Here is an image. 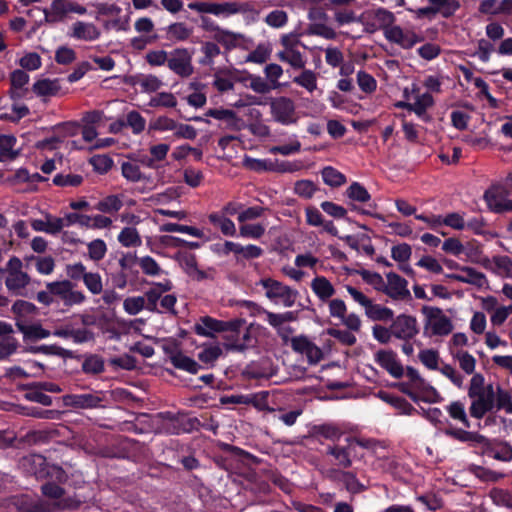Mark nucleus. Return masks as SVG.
Returning <instances> with one entry per match:
<instances>
[{
  "instance_id": "nucleus-47",
  "label": "nucleus",
  "mask_w": 512,
  "mask_h": 512,
  "mask_svg": "<svg viewBox=\"0 0 512 512\" xmlns=\"http://www.w3.org/2000/svg\"><path fill=\"white\" fill-rule=\"evenodd\" d=\"M290 341L291 347L295 352H322L307 336L292 337Z\"/></svg>"
},
{
  "instance_id": "nucleus-63",
  "label": "nucleus",
  "mask_w": 512,
  "mask_h": 512,
  "mask_svg": "<svg viewBox=\"0 0 512 512\" xmlns=\"http://www.w3.org/2000/svg\"><path fill=\"white\" fill-rule=\"evenodd\" d=\"M123 308L129 315H136L146 308L143 296L128 297L123 302Z\"/></svg>"
},
{
  "instance_id": "nucleus-55",
  "label": "nucleus",
  "mask_w": 512,
  "mask_h": 512,
  "mask_svg": "<svg viewBox=\"0 0 512 512\" xmlns=\"http://www.w3.org/2000/svg\"><path fill=\"white\" fill-rule=\"evenodd\" d=\"M264 314L267 317L268 323L273 326L274 328H277L279 331L282 329V325L285 322H290L295 320V316L293 312H285L283 314H276L273 312H269L267 310L264 311Z\"/></svg>"
},
{
  "instance_id": "nucleus-64",
  "label": "nucleus",
  "mask_w": 512,
  "mask_h": 512,
  "mask_svg": "<svg viewBox=\"0 0 512 512\" xmlns=\"http://www.w3.org/2000/svg\"><path fill=\"white\" fill-rule=\"evenodd\" d=\"M496 408L498 410L504 409L506 413L512 414V399L509 392L503 390L500 386L496 391Z\"/></svg>"
},
{
  "instance_id": "nucleus-43",
  "label": "nucleus",
  "mask_w": 512,
  "mask_h": 512,
  "mask_svg": "<svg viewBox=\"0 0 512 512\" xmlns=\"http://www.w3.org/2000/svg\"><path fill=\"white\" fill-rule=\"evenodd\" d=\"M437 13L443 17L449 18L455 14L460 8V3L457 0H428Z\"/></svg>"
},
{
  "instance_id": "nucleus-58",
  "label": "nucleus",
  "mask_w": 512,
  "mask_h": 512,
  "mask_svg": "<svg viewBox=\"0 0 512 512\" xmlns=\"http://www.w3.org/2000/svg\"><path fill=\"white\" fill-rule=\"evenodd\" d=\"M13 333L12 325L3 321H0V340L7 346V352H14L17 349V342L11 336Z\"/></svg>"
},
{
  "instance_id": "nucleus-41",
  "label": "nucleus",
  "mask_w": 512,
  "mask_h": 512,
  "mask_svg": "<svg viewBox=\"0 0 512 512\" xmlns=\"http://www.w3.org/2000/svg\"><path fill=\"white\" fill-rule=\"evenodd\" d=\"M446 411L453 420L461 422L465 428L468 429L471 427V422L467 417L465 406L461 401L451 402L446 406Z\"/></svg>"
},
{
  "instance_id": "nucleus-16",
  "label": "nucleus",
  "mask_w": 512,
  "mask_h": 512,
  "mask_svg": "<svg viewBox=\"0 0 512 512\" xmlns=\"http://www.w3.org/2000/svg\"><path fill=\"white\" fill-rule=\"evenodd\" d=\"M188 8L199 13H210L214 15H231L240 11L239 4L236 2L209 3V2H192L188 4Z\"/></svg>"
},
{
  "instance_id": "nucleus-57",
  "label": "nucleus",
  "mask_w": 512,
  "mask_h": 512,
  "mask_svg": "<svg viewBox=\"0 0 512 512\" xmlns=\"http://www.w3.org/2000/svg\"><path fill=\"white\" fill-rule=\"evenodd\" d=\"M463 253H465L468 260L473 263H482L483 261L482 247L480 243L475 240L469 241L464 245Z\"/></svg>"
},
{
  "instance_id": "nucleus-2",
  "label": "nucleus",
  "mask_w": 512,
  "mask_h": 512,
  "mask_svg": "<svg viewBox=\"0 0 512 512\" xmlns=\"http://www.w3.org/2000/svg\"><path fill=\"white\" fill-rule=\"evenodd\" d=\"M277 365L269 356H261L245 366L238 365L227 371L231 378L243 386L258 385L262 380H268L277 373Z\"/></svg>"
},
{
  "instance_id": "nucleus-24",
  "label": "nucleus",
  "mask_w": 512,
  "mask_h": 512,
  "mask_svg": "<svg viewBox=\"0 0 512 512\" xmlns=\"http://www.w3.org/2000/svg\"><path fill=\"white\" fill-rule=\"evenodd\" d=\"M70 36L78 40L94 41L99 39L101 32L93 23L77 21L72 25Z\"/></svg>"
},
{
  "instance_id": "nucleus-29",
  "label": "nucleus",
  "mask_w": 512,
  "mask_h": 512,
  "mask_svg": "<svg viewBox=\"0 0 512 512\" xmlns=\"http://www.w3.org/2000/svg\"><path fill=\"white\" fill-rule=\"evenodd\" d=\"M244 38L243 34L235 33L223 28H220L217 33L213 34L214 41L221 44L227 51L238 47Z\"/></svg>"
},
{
  "instance_id": "nucleus-10",
  "label": "nucleus",
  "mask_w": 512,
  "mask_h": 512,
  "mask_svg": "<svg viewBox=\"0 0 512 512\" xmlns=\"http://www.w3.org/2000/svg\"><path fill=\"white\" fill-rule=\"evenodd\" d=\"M6 508L8 512H51L48 503L27 494L11 496Z\"/></svg>"
},
{
  "instance_id": "nucleus-37",
  "label": "nucleus",
  "mask_w": 512,
  "mask_h": 512,
  "mask_svg": "<svg viewBox=\"0 0 512 512\" xmlns=\"http://www.w3.org/2000/svg\"><path fill=\"white\" fill-rule=\"evenodd\" d=\"M323 182L332 187L338 188L347 182L346 176L332 166H325L321 170Z\"/></svg>"
},
{
  "instance_id": "nucleus-23",
  "label": "nucleus",
  "mask_w": 512,
  "mask_h": 512,
  "mask_svg": "<svg viewBox=\"0 0 512 512\" xmlns=\"http://www.w3.org/2000/svg\"><path fill=\"white\" fill-rule=\"evenodd\" d=\"M29 82V75L22 69H16L10 74V83L11 88L9 90V95L11 99L17 100L21 99L25 96L28 91L27 88H24L26 84Z\"/></svg>"
},
{
  "instance_id": "nucleus-20",
  "label": "nucleus",
  "mask_w": 512,
  "mask_h": 512,
  "mask_svg": "<svg viewBox=\"0 0 512 512\" xmlns=\"http://www.w3.org/2000/svg\"><path fill=\"white\" fill-rule=\"evenodd\" d=\"M377 396L385 403L397 409L399 414L411 416L418 412V409L403 397L382 390L377 393Z\"/></svg>"
},
{
  "instance_id": "nucleus-15",
  "label": "nucleus",
  "mask_w": 512,
  "mask_h": 512,
  "mask_svg": "<svg viewBox=\"0 0 512 512\" xmlns=\"http://www.w3.org/2000/svg\"><path fill=\"white\" fill-rule=\"evenodd\" d=\"M385 37L388 41L398 44L403 49H411L415 44L424 40L422 36L413 31H404L400 26H393L386 29Z\"/></svg>"
},
{
  "instance_id": "nucleus-35",
  "label": "nucleus",
  "mask_w": 512,
  "mask_h": 512,
  "mask_svg": "<svg viewBox=\"0 0 512 512\" xmlns=\"http://www.w3.org/2000/svg\"><path fill=\"white\" fill-rule=\"evenodd\" d=\"M171 364L179 370L195 374L198 372L200 365L186 354H169Z\"/></svg>"
},
{
  "instance_id": "nucleus-52",
  "label": "nucleus",
  "mask_w": 512,
  "mask_h": 512,
  "mask_svg": "<svg viewBox=\"0 0 512 512\" xmlns=\"http://www.w3.org/2000/svg\"><path fill=\"white\" fill-rule=\"evenodd\" d=\"M177 105L176 97L170 92H161L149 101L150 107L174 108Z\"/></svg>"
},
{
  "instance_id": "nucleus-48",
  "label": "nucleus",
  "mask_w": 512,
  "mask_h": 512,
  "mask_svg": "<svg viewBox=\"0 0 512 512\" xmlns=\"http://www.w3.org/2000/svg\"><path fill=\"white\" fill-rule=\"evenodd\" d=\"M489 496L495 505L512 509L511 491L502 488H493Z\"/></svg>"
},
{
  "instance_id": "nucleus-49",
  "label": "nucleus",
  "mask_w": 512,
  "mask_h": 512,
  "mask_svg": "<svg viewBox=\"0 0 512 512\" xmlns=\"http://www.w3.org/2000/svg\"><path fill=\"white\" fill-rule=\"evenodd\" d=\"M293 82L313 92L317 88V75L312 70L304 69L300 75L294 77Z\"/></svg>"
},
{
  "instance_id": "nucleus-11",
  "label": "nucleus",
  "mask_w": 512,
  "mask_h": 512,
  "mask_svg": "<svg viewBox=\"0 0 512 512\" xmlns=\"http://www.w3.org/2000/svg\"><path fill=\"white\" fill-rule=\"evenodd\" d=\"M259 283L266 289V297L268 299H281L286 307H291L295 303L297 291H294L289 286L271 278L261 279Z\"/></svg>"
},
{
  "instance_id": "nucleus-31",
  "label": "nucleus",
  "mask_w": 512,
  "mask_h": 512,
  "mask_svg": "<svg viewBox=\"0 0 512 512\" xmlns=\"http://www.w3.org/2000/svg\"><path fill=\"white\" fill-rule=\"evenodd\" d=\"M16 138L13 135H0V162H8L15 160L19 154V150H15Z\"/></svg>"
},
{
  "instance_id": "nucleus-44",
  "label": "nucleus",
  "mask_w": 512,
  "mask_h": 512,
  "mask_svg": "<svg viewBox=\"0 0 512 512\" xmlns=\"http://www.w3.org/2000/svg\"><path fill=\"white\" fill-rule=\"evenodd\" d=\"M366 315L374 321H387L393 319V311L390 308L379 304H373L372 301L365 309Z\"/></svg>"
},
{
  "instance_id": "nucleus-6",
  "label": "nucleus",
  "mask_w": 512,
  "mask_h": 512,
  "mask_svg": "<svg viewBox=\"0 0 512 512\" xmlns=\"http://www.w3.org/2000/svg\"><path fill=\"white\" fill-rule=\"evenodd\" d=\"M391 321L389 331L393 334V337L405 341L402 348L403 352H412L413 346L408 341L419 332L416 318L411 315L400 314Z\"/></svg>"
},
{
  "instance_id": "nucleus-19",
  "label": "nucleus",
  "mask_w": 512,
  "mask_h": 512,
  "mask_svg": "<svg viewBox=\"0 0 512 512\" xmlns=\"http://www.w3.org/2000/svg\"><path fill=\"white\" fill-rule=\"evenodd\" d=\"M205 116L226 122V127L233 131H240L244 128V121L238 117L235 111L230 109H209Z\"/></svg>"
},
{
  "instance_id": "nucleus-39",
  "label": "nucleus",
  "mask_w": 512,
  "mask_h": 512,
  "mask_svg": "<svg viewBox=\"0 0 512 512\" xmlns=\"http://www.w3.org/2000/svg\"><path fill=\"white\" fill-rule=\"evenodd\" d=\"M209 221L216 227H219L221 232L226 236H234L236 234V227L234 222L220 213H211L209 216Z\"/></svg>"
},
{
  "instance_id": "nucleus-3",
  "label": "nucleus",
  "mask_w": 512,
  "mask_h": 512,
  "mask_svg": "<svg viewBox=\"0 0 512 512\" xmlns=\"http://www.w3.org/2000/svg\"><path fill=\"white\" fill-rule=\"evenodd\" d=\"M157 418L160 419L156 427V433L159 434L180 435L199 430L200 420L184 413L160 412Z\"/></svg>"
},
{
  "instance_id": "nucleus-25",
  "label": "nucleus",
  "mask_w": 512,
  "mask_h": 512,
  "mask_svg": "<svg viewBox=\"0 0 512 512\" xmlns=\"http://www.w3.org/2000/svg\"><path fill=\"white\" fill-rule=\"evenodd\" d=\"M65 226L64 219L53 217L50 214L46 215V220L34 219L31 221V227L37 232H45L48 234L56 235Z\"/></svg>"
},
{
  "instance_id": "nucleus-30",
  "label": "nucleus",
  "mask_w": 512,
  "mask_h": 512,
  "mask_svg": "<svg viewBox=\"0 0 512 512\" xmlns=\"http://www.w3.org/2000/svg\"><path fill=\"white\" fill-rule=\"evenodd\" d=\"M469 398L472 400L469 413L470 416L475 419H482L488 412L494 409V403H487V401L484 400V393H478Z\"/></svg>"
},
{
  "instance_id": "nucleus-32",
  "label": "nucleus",
  "mask_w": 512,
  "mask_h": 512,
  "mask_svg": "<svg viewBox=\"0 0 512 512\" xmlns=\"http://www.w3.org/2000/svg\"><path fill=\"white\" fill-rule=\"evenodd\" d=\"M311 433L315 437H323L332 443H338L342 436V431L333 424H319L312 427Z\"/></svg>"
},
{
  "instance_id": "nucleus-33",
  "label": "nucleus",
  "mask_w": 512,
  "mask_h": 512,
  "mask_svg": "<svg viewBox=\"0 0 512 512\" xmlns=\"http://www.w3.org/2000/svg\"><path fill=\"white\" fill-rule=\"evenodd\" d=\"M61 89L58 79H40L33 84L32 90L37 96H55Z\"/></svg>"
},
{
  "instance_id": "nucleus-46",
  "label": "nucleus",
  "mask_w": 512,
  "mask_h": 512,
  "mask_svg": "<svg viewBox=\"0 0 512 512\" xmlns=\"http://www.w3.org/2000/svg\"><path fill=\"white\" fill-rule=\"evenodd\" d=\"M118 241L124 247H136L140 246L142 241L141 237L134 227H125L118 235Z\"/></svg>"
},
{
  "instance_id": "nucleus-27",
  "label": "nucleus",
  "mask_w": 512,
  "mask_h": 512,
  "mask_svg": "<svg viewBox=\"0 0 512 512\" xmlns=\"http://www.w3.org/2000/svg\"><path fill=\"white\" fill-rule=\"evenodd\" d=\"M163 30L165 31V38L172 42L186 41L193 34V27L184 22H174Z\"/></svg>"
},
{
  "instance_id": "nucleus-22",
  "label": "nucleus",
  "mask_w": 512,
  "mask_h": 512,
  "mask_svg": "<svg viewBox=\"0 0 512 512\" xmlns=\"http://www.w3.org/2000/svg\"><path fill=\"white\" fill-rule=\"evenodd\" d=\"M376 362L392 377L400 379L404 376V366L397 359V354H375Z\"/></svg>"
},
{
  "instance_id": "nucleus-12",
  "label": "nucleus",
  "mask_w": 512,
  "mask_h": 512,
  "mask_svg": "<svg viewBox=\"0 0 512 512\" xmlns=\"http://www.w3.org/2000/svg\"><path fill=\"white\" fill-rule=\"evenodd\" d=\"M168 67L180 77H189L194 69L192 65V54L186 48H176L170 52Z\"/></svg>"
},
{
  "instance_id": "nucleus-42",
  "label": "nucleus",
  "mask_w": 512,
  "mask_h": 512,
  "mask_svg": "<svg viewBox=\"0 0 512 512\" xmlns=\"http://www.w3.org/2000/svg\"><path fill=\"white\" fill-rule=\"evenodd\" d=\"M16 325L18 329L23 333L24 337L32 341L43 339L50 335V331L44 329L39 324L25 325L17 323Z\"/></svg>"
},
{
  "instance_id": "nucleus-59",
  "label": "nucleus",
  "mask_w": 512,
  "mask_h": 512,
  "mask_svg": "<svg viewBox=\"0 0 512 512\" xmlns=\"http://www.w3.org/2000/svg\"><path fill=\"white\" fill-rule=\"evenodd\" d=\"M308 35H317L324 37L325 39H335L336 32L331 27L327 26L325 23H311L307 28Z\"/></svg>"
},
{
  "instance_id": "nucleus-54",
  "label": "nucleus",
  "mask_w": 512,
  "mask_h": 512,
  "mask_svg": "<svg viewBox=\"0 0 512 512\" xmlns=\"http://www.w3.org/2000/svg\"><path fill=\"white\" fill-rule=\"evenodd\" d=\"M434 100L431 94L424 93L416 98V101L409 106L410 111H414L418 116L425 114L426 110L433 106Z\"/></svg>"
},
{
  "instance_id": "nucleus-53",
  "label": "nucleus",
  "mask_w": 512,
  "mask_h": 512,
  "mask_svg": "<svg viewBox=\"0 0 512 512\" xmlns=\"http://www.w3.org/2000/svg\"><path fill=\"white\" fill-rule=\"evenodd\" d=\"M421 393V401L426 403H440L443 398L440 393L430 384L423 382V385H419L415 388Z\"/></svg>"
},
{
  "instance_id": "nucleus-38",
  "label": "nucleus",
  "mask_w": 512,
  "mask_h": 512,
  "mask_svg": "<svg viewBox=\"0 0 512 512\" xmlns=\"http://www.w3.org/2000/svg\"><path fill=\"white\" fill-rule=\"evenodd\" d=\"M104 359L99 354L85 355L81 362L82 371L85 374H99L104 371Z\"/></svg>"
},
{
  "instance_id": "nucleus-4",
  "label": "nucleus",
  "mask_w": 512,
  "mask_h": 512,
  "mask_svg": "<svg viewBox=\"0 0 512 512\" xmlns=\"http://www.w3.org/2000/svg\"><path fill=\"white\" fill-rule=\"evenodd\" d=\"M109 391L88 389L82 393L66 394L63 403L73 409L105 408L109 402Z\"/></svg>"
},
{
  "instance_id": "nucleus-61",
  "label": "nucleus",
  "mask_w": 512,
  "mask_h": 512,
  "mask_svg": "<svg viewBox=\"0 0 512 512\" xmlns=\"http://www.w3.org/2000/svg\"><path fill=\"white\" fill-rule=\"evenodd\" d=\"M88 254L89 257L94 261H99L104 258L107 246L102 239H95L88 243Z\"/></svg>"
},
{
  "instance_id": "nucleus-26",
  "label": "nucleus",
  "mask_w": 512,
  "mask_h": 512,
  "mask_svg": "<svg viewBox=\"0 0 512 512\" xmlns=\"http://www.w3.org/2000/svg\"><path fill=\"white\" fill-rule=\"evenodd\" d=\"M38 385L37 382L20 384L18 385V390L25 391L24 398L27 401L39 403L44 406L52 405V398L46 395Z\"/></svg>"
},
{
  "instance_id": "nucleus-1",
  "label": "nucleus",
  "mask_w": 512,
  "mask_h": 512,
  "mask_svg": "<svg viewBox=\"0 0 512 512\" xmlns=\"http://www.w3.org/2000/svg\"><path fill=\"white\" fill-rule=\"evenodd\" d=\"M194 330L198 335L207 337H213L215 332L221 333L223 346L226 349H250L257 342L253 326H247L244 319L222 321L204 316L195 324Z\"/></svg>"
},
{
  "instance_id": "nucleus-36",
  "label": "nucleus",
  "mask_w": 512,
  "mask_h": 512,
  "mask_svg": "<svg viewBox=\"0 0 512 512\" xmlns=\"http://www.w3.org/2000/svg\"><path fill=\"white\" fill-rule=\"evenodd\" d=\"M313 292L319 297L320 300L326 301L335 293V289L327 278L318 276L313 279L311 283Z\"/></svg>"
},
{
  "instance_id": "nucleus-7",
  "label": "nucleus",
  "mask_w": 512,
  "mask_h": 512,
  "mask_svg": "<svg viewBox=\"0 0 512 512\" xmlns=\"http://www.w3.org/2000/svg\"><path fill=\"white\" fill-rule=\"evenodd\" d=\"M477 453L501 462L512 461V446L499 438H488L483 435Z\"/></svg>"
},
{
  "instance_id": "nucleus-56",
  "label": "nucleus",
  "mask_w": 512,
  "mask_h": 512,
  "mask_svg": "<svg viewBox=\"0 0 512 512\" xmlns=\"http://www.w3.org/2000/svg\"><path fill=\"white\" fill-rule=\"evenodd\" d=\"M73 287L74 284L70 280L55 281L46 284L47 290H49L52 295L60 297L61 300L65 299L69 289Z\"/></svg>"
},
{
  "instance_id": "nucleus-13",
  "label": "nucleus",
  "mask_w": 512,
  "mask_h": 512,
  "mask_svg": "<svg viewBox=\"0 0 512 512\" xmlns=\"http://www.w3.org/2000/svg\"><path fill=\"white\" fill-rule=\"evenodd\" d=\"M327 477L331 480L341 482L346 491L352 495H356L367 490V486L359 481L356 473L348 471V469L338 470L330 468L328 470Z\"/></svg>"
},
{
  "instance_id": "nucleus-40",
  "label": "nucleus",
  "mask_w": 512,
  "mask_h": 512,
  "mask_svg": "<svg viewBox=\"0 0 512 512\" xmlns=\"http://www.w3.org/2000/svg\"><path fill=\"white\" fill-rule=\"evenodd\" d=\"M122 176L130 182L149 181L150 177H147L140 171V167L137 163L132 161H125L121 164Z\"/></svg>"
},
{
  "instance_id": "nucleus-8",
  "label": "nucleus",
  "mask_w": 512,
  "mask_h": 512,
  "mask_svg": "<svg viewBox=\"0 0 512 512\" xmlns=\"http://www.w3.org/2000/svg\"><path fill=\"white\" fill-rule=\"evenodd\" d=\"M422 313L426 316L425 332L431 331L432 335H448L453 330V325L449 317L444 315L442 309L438 307L423 306Z\"/></svg>"
},
{
  "instance_id": "nucleus-21",
  "label": "nucleus",
  "mask_w": 512,
  "mask_h": 512,
  "mask_svg": "<svg viewBox=\"0 0 512 512\" xmlns=\"http://www.w3.org/2000/svg\"><path fill=\"white\" fill-rule=\"evenodd\" d=\"M460 271L464 274H447L446 277L462 283L474 285L478 288L483 287L487 282L486 276L472 267L464 266L460 268Z\"/></svg>"
},
{
  "instance_id": "nucleus-18",
  "label": "nucleus",
  "mask_w": 512,
  "mask_h": 512,
  "mask_svg": "<svg viewBox=\"0 0 512 512\" xmlns=\"http://www.w3.org/2000/svg\"><path fill=\"white\" fill-rule=\"evenodd\" d=\"M443 433L454 440L462 443H469L471 447L476 450L479 447L480 441L483 440V435L478 432L468 431L462 428H456L450 423L448 427L443 429Z\"/></svg>"
},
{
  "instance_id": "nucleus-62",
  "label": "nucleus",
  "mask_w": 512,
  "mask_h": 512,
  "mask_svg": "<svg viewBox=\"0 0 512 512\" xmlns=\"http://www.w3.org/2000/svg\"><path fill=\"white\" fill-rule=\"evenodd\" d=\"M122 207L121 200L115 196L111 195L103 199L102 201L98 202L96 205V209L103 212V213H111V212H117Z\"/></svg>"
},
{
  "instance_id": "nucleus-9",
  "label": "nucleus",
  "mask_w": 512,
  "mask_h": 512,
  "mask_svg": "<svg viewBox=\"0 0 512 512\" xmlns=\"http://www.w3.org/2000/svg\"><path fill=\"white\" fill-rule=\"evenodd\" d=\"M271 115L273 119L283 125H290L297 121L295 104L285 96L272 98L270 101Z\"/></svg>"
},
{
  "instance_id": "nucleus-50",
  "label": "nucleus",
  "mask_w": 512,
  "mask_h": 512,
  "mask_svg": "<svg viewBox=\"0 0 512 512\" xmlns=\"http://www.w3.org/2000/svg\"><path fill=\"white\" fill-rule=\"evenodd\" d=\"M358 274L361 276L363 281L367 284L373 286V288L377 291L383 292L385 291V281L383 277L377 272H371L366 269H362L358 271Z\"/></svg>"
},
{
  "instance_id": "nucleus-14",
  "label": "nucleus",
  "mask_w": 512,
  "mask_h": 512,
  "mask_svg": "<svg viewBox=\"0 0 512 512\" xmlns=\"http://www.w3.org/2000/svg\"><path fill=\"white\" fill-rule=\"evenodd\" d=\"M269 393L260 391L250 395H231L222 400L223 403L252 405L259 411H272L268 404Z\"/></svg>"
},
{
  "instance_id": "nucleus-5",
  "label": "nucleus",
  "mask_w": 512,
  "mask_h": 512,
  "mask_svg": "<svg viewBox=\"0 0 512 512\" xmlns=\"http://www.w3.org/2000/svg\"><path fill=\"white\" fill-rule=\"evenodd\" d=\"M344 444L331 443L328 444L323 451L322 455L324 460L332 467L338 470H345L351 468L353 460L360 458L357 455V451H354V447L347 441V437L344 439Z\"/></svg>"
},
{
  "instance_id": "nucleus-45",
  "label": "nucleus",
  "mask_w": 512,
  "mask_h": 512,
  "mask_svg": "<svg viewBox=\"0 0 512 512\" xmlns=\"http://www.w3.org/2000/svg\"><path fill=\"white\" fill-rule=\"evenodd\" d=\"M345 195L352 201L365 203L371 199L367 189L359 182H352L346 189Z\"/></svg>"
},
{
  "instance_id": "nucleus-51",
  "label": "nucleus",
  "mask_w": 512,
  "mask_h": 512,
  "mask_svg": "<svg viewBox=\"0 0 512 512\" xmlns=\"http://www.w3.org/2000/svg\"><path fill=\"white\" fill-rule=\"evenodd\" d=\"M427 420L438 430L443 431L450 424L448 418H446L440 408H428L427 409Z\"/></svg>"
},
{
  "instance_id": "nucleus-28",
  "label": "nucleus",
  "mask_w": 512,
  "mask_h": 512,
  "mask_svg": "<svg viewBox=\"0 0 512 512\" xmlns=\"http://www.w3.org/2000/svg\"><path fill=\"white\" fill-rule=\"evenodd\" d=\"M510 191L506 185L495 184L487 189L484 193V199L488 208L492 211L495 205H500L509 196Z\"/></svg>"
},
{
  "instance_id": "nucleus-17",
  "label": "nucleus",
  "mask_w": 512,
  "mask_h": 512,
  "mask_svg": "<svg viewBox=\"0 0 512 512\" xmlns=\"http://www.w3.org/2000/svg\"><path fill=\"white\" fill-rule=\"evenodd\" d=\"M386 278L387 284H385L384 294L394 300H403L410 297L406 279L394 272L387 273Z\"/></svg>"
},
{
  "instance_id": "nucleus-34",
  "label": "nucleus",
  "mask_w": 512,
  "mask_h": 512,
  "mask_svg": "<svg viewBox=\"0 0 512 512\" xmlns=\"http://www.w3.org/2000/svg\"><path fill=\"white\" fill-rule=\"evenodd\" d=\"M30 276L26 272L9 274L5 280V285L9 291L15 295H22L21 290L30 283Z\"/></svg>"
},
{
  "instance_id": "nucleus-60",
  "label": "nucleus",
  "mask_w": 512,
  "mask_h": 512,
  "mask_svg": "<svg viewBox=\"0 0 512 512\" xmlns=\"http://www.w3.org/2000/svg\"><path fill=\"white\" fill-rule=\"evenodd\" d=\"M89 163L100 174L107 173L113 166V160L107 155H94L90 158Z\"/></svg>"
}]
</instances>
